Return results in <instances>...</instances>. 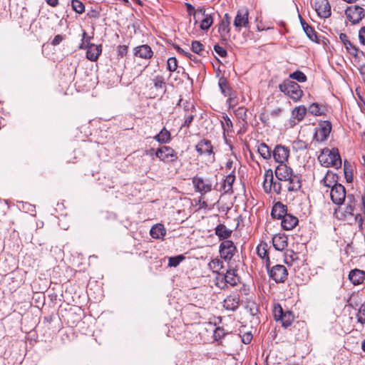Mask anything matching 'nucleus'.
I'll return each mask as SVG.
<instances>
[{"label":"nucleus","instance_id":"nucleus-22","mask_svg":"<svg viewBox=\"0 0 365 365\" xmlns=\"http://www.w3.org/2000/svg\"><path fill=\"white\" fill-rule=\"evenodd\" d=\"M281 220L282 227L285 230H292L298 225L299 222L297 217L289 213H287Z\"/></svg>","mask_w":365,"mask_h":365},{"label":"nucleus","instance_id":"nucleus-39","mask_svg":"<svg viewBox=\"0 0 365 365\" xmlns=\"http://www.w3.org/2000/svg\"><path fill=\"white\" fill-rule=\"evenodd\" d=\"M268 250L269 247L267 242H261L257 247V255L260 258L265 259L266 263L267 259H269Z\"/></svg>","mask_w":365,"mask_h":365},{"label":"nucleus","instance_id":"nucleus-3","mask_svg":"<svg viewBox=\"0 0 365 365\" xmlns=\"http://www.w3.org/2000/svg\"><path fill=\"white\" fill-rule=\"evenodd\" d=\"M279 89L295 102L299 101L303 95L299 85L290 79L284 80L279 84Z\"/></svg>","mask_w":365,"mask_h":365},{"label":"nucleus","instance_id":"nucleus-53","mask_svg":"<svg viewBox=\"0 0 365 365\" xmlns=\"http://www.w3.org/2000/svg\"><path fill=\"white\" fill-rule=\"evenodd\" d=\"M194 117H195V112L192 111L190 113H187L185 115V117H184L185 121H184L183 124L182 125V127L189 128L194 119Z\"/></svg>","mask_w":365,"mask_h":365},{"label":"nucleus","instance_id":"nucleus-37","mask_svg":"<svg viewBox=\"0 0 365 365\" xmlns=\"http://www.w3.org/2000/svg\"><path fill=\"white\" fill-rule=\"evenodd\" d=\"M257 152L264 160H269L272 158V151L264 143H260L257 147Z\"/></svg>","mask_w":365,"mask_h":365},{"label":"nucleus","instance_id":"nucleus-16","mask_svg":"<svg viewBox=\"0 0 365 365\" xmlns=\"http://www.w3.org/2000/svg\"><path fill=\"white\" fill-rule=\"evenodd\" d=\"M314 7L321 18H328L331 16V6L328 0H315Z\"/></svg>","mask_w":365,"mask_h":365},{"label":"nucleus","instance_id":"nucleus-58","mask_svg":"<svg viewBox=\"0 0 365 365\" xmlns=\"http://www.w3.org/2000/svg\"><path fill=\"white\" fill-rule=\"evenodd\" d=\"M183 108L184 110L187 113L195 111V106L192 103H190L189 102L187 101L185 103H183Z\"/></svg>","mask_w":365,"mask_h":365},{"label":"nucleus","instance_id":"nucleus-55","mask_svg":"<svg viewBox=\"0 0 365 365\" xmlns=\"http://www.w3.org/2000/svg\"><path fill=\"white\" fill-rule=\"evenodd\" d=\"M214 51L221 57H226L227 55V51L220 45H215L214 46Z\"/></svg>","mask_w":365,"mask_h":365},{"label":"nucleus","instance_id":"nucleus-1","mask_svg":"<svg viewBox=\"0 0 365 365\" xmlns=\"http://www.w3.org/2000/svg\"><path fill=\"white\" fill-rule=\"evenodd\" d=\"M274 173L279 180L288 182V191L296 192L301 188V177L293 174L292 169L287 166L286 163L279 164L275 168Z\"/></svg>","mask_w":365,"mask_h":365},{"label":"nucleus","instance_id":"nucleus-24","mask_svg":"<svg viewBox=\"0 0 365 365\" xmlns=\"http://www.w3.org/2000/svg\"><path fill=\"white\" fill-rule=\"evenodd\" d=\"M287 237L284 234H277L272 237V245L275 250H284L288 245Z\"/></svg>","mask_w":365,"mask_h":365},{"label":"nucleus","instance_id":"nucleus-5","mask_svg":"<svg viewBox=\"0 0 365 365\" xmlns=\"http://www.w3.org/2000/svg\"><path fill=\"white\" fill-rule=\"evenodd\" d=\"M266 268L269 278L273 279L275 282L283 283L287 280L288 272L284 265L276 264L271 267L270 259H267Z\"/></svg>","mask_w":365,"mask_h":365},{"label":"nucleus","instance_id":"nucleus-44","mask_svg":"<svg viewBox=\"0 0 365 365\" xmlns=\"http://www.w3.org/2000/svg\"><path fill=\"white\" fill-rule=\"evenodd\" d=\"M247 110L242 106L235 110V114L238 119H241L244 123H247Z\"/></svg>","mask_w":365,"mask_h":365},{"label":"nucleus","instance_id":"nucleus-8","mask_svg":"<svg viewBox=\"0 0 365 365\" xmlns=\"http://www.w3.org/2000/svg\"><path fill=\"white\" fill-rule=\"evenodd\" d=\"M345 14L352 24H359L365 16L364 9L358 5L347 6Z\"/></svg>","mask_w":365,"mask_h":365},{"label":"nucleus","instance_id":"nucleus-40","mask_svg":"<svg viewBox=\"0 0 365 365\" xmlns=\"http://www.w3.org/2000/svg\"><path fill=\"white\" fill-rule=\"evenodd\" d=\"M221 125L224 135H225V133L229 134L230 133L233 132V123L227 115L223 114Z\"/></svg>","mask_w":365,"mask_h":365},{"label":"nucleus","instance_id":"nucleus-25","mask_svg":"<svg viewBox=\"0 0 365 365\" xmlns=\"http://www.w3.org/2000/svg\"><path fill=\"white\" fill-rule=\"evenodd\" d=\"M287 213V206L281 202H277L272 207L271 215L274 219L281 220Z\"/></svg>","mask_w":365,"mask_h":365},{"label":"nucleus","instance_id":"nucleus-36","mask_svg":"<svg viewBox=\"0 0 365 365\" xmlns=\"http://www.w3.org/2000/svg\"><path fill=\"white\" fill-rule=\"evenodd\" d=\"M215 13L205 14L203 19L199 22V27L202 31H207L213 24Z\"/></svg>","mask_w":365,"mask_h":365},{"label":"nucleus","instance_id":"nucleus-33","mask_svg":"<svg viewBox=\"0 0 365 365\" xmlns=\"http://www.w3.org/2000/svg\"><path fill=\"white\" fill-rule=\"evenodd\" d=\"M153 138L160 144L168 143L172 139L170 132L165 127Z\"/></svg>","mask_w":365,"mask_h":365},{"label":"nucleus","instance_id":"nucleus-11","mask_svg":"<svg viewBox=\"0 0 365 365\" xmlns=\"http://www.w3.org/2000/svg\"><path fill=\"white\" fill-rule=\"evenodd\" d=\"M233 25L236 31L240 32L242 27L249 26V11L245 8L237 11L235 17Z\"/></svg>","mask_w":365,"mask_h":365},{"label":"nucleus","instance_id":"nucleus-45","mask_svg":"<svg viewBox=\"0 0 365 365\" xmlns=\"http://www.w3.org/2000/svg\"><path fill=\"white\" fill-rule=\"evenodd\" d=\"M289 78L296 80L299 83H304L307 81L306 75L300 71H297L292 73H290Z\"/></svg>","mask_w":365,"mask_h":365},{"label":"nucleus","instance_id":"nucleus-17","mask_svg":"<svg viewBox=\"0 0 365 365\" xmlns=\"http://www.w3.org/2000/svg\"><path fill=\"white\" fill-rule=\"evenodd\" d=\"M240 297L237 292L228 295L223 301V307L226 310L235 311L240 306Z\"/></svg>","mask_w":365,"mask_h":365},{"label":"nucleus","instance_id":"nucleus-29","mask_svg":"<svg viewBox=\"0 0 365 365\" xmlns=\"http://www.w3.org/2000/svg\"><path fill=\"white\" fill-rule=\"evenodd\" d=\"M273 171L272 169L265 170L263 189L266 193H270L274 183Z\"/></svg>","mask_w":365,"mask_h":365},{"label":"nucleus","instance_id":"nucleus-50","mask_svg":"<svg viewBox=\"0 0 365 365\" xmlns=\"http://www.w3.org/2000/svg\"><path fill=\"white\" fill-rule=\"evenodd\" d=\"M167 68L170 72H174L178 68V61L175 57H170L167 61Z\"/></svg>","mask_w":365,"mask_h":365},{"label":"nucleus","instance_id":"nucleus-23","mask_svg":"<svg viewBox=\"0 0 365 365\" xmlns=\"http://www.w3.org/2000/svg\"><path fill=\"white\" fill-rule=\"evenodd\" d=\"M299 20H300V23L302 26V29H303L304 31L305 32V34H307V37L311 41H312L315 43H319V39L317 36V33L314 30V29L312 26H309L301 16H299Z\"/></svg>","mask_w":365,"mask_h":365},{"label":"nucleus","instance_id":"nucleus-43","mask_svg":"<svg viewBox=\"0 0 365 365\" xmlns=\"http://www.w3.org/2000/svg\"><path fill=\"white\" fill-rule=\"evenodd\" d=\"M298 259V255L293 250H287L284 254V262L288 265H292L293 262Z\"/></svg>","mask_w":365,"mask_h":365},{"label":"nucleus","instance_id":"nucleus-26","mask_svg":"<svg viewBox=\"0 0 365 365\" xmlns=\"http://www.w3.org/2000/svg\"><path fill=\"white\" fill-rule=\"evenodd\" d=\"M235 170H233L232 172L227 175L226 178L223 180L221 187L220 189V192H222L223 193H228L232 192V185L235 180V175H234Z\"/></svg>","mask_w":365,"mask_h":365},{"label":"nucleus","instance_id":"nucleus-4","mask_svg":"<svg viewBox=\"0 0 365 365\" xmlns=\"http://www.w3.org/2000/svg\"><path fill=\"white\" fill-rule=\"evenodd\" d=\"M361 202L357 203L354 195H348L346 197V205L345 213L354 216L355 221L358 222L360 230H363L364 217L361 213L357 212L358 209L361 210Z\"/></svg>","mask_w":365,"mask_h":365},{"label":"nucleus","instance_id":"nucleus-52","mask_svg":"<svg viewBox=\"0 0 365 365\" xmlns=\"http://www.w3.org/2000/svg\"><path fill=\"white\" fill-rule=\"evenodd\" d=\"M185 6L186 7L187 12L188 15H192L194 17V24L196 25L198 24V21L196 19V11L195 7L190 3L185 2Z\"/></svg>","mask_w":365,"mask_h":365},{"label":"nucleus","instance_id":"nucleus-47","mask_svg":"<svg viewBox=\"0 0 365 365\" xmlns=\"http://www.w3.org/2000/svg\"><path fill=\"white\" fill-rule=\"evenodd\" d=\"M204 48V45L199 41H193L191 43V50L198 55H202Z\"/></svg>","mask_w":365,"mask_h":365},{"label":"nucleus","instance_id":"nucleus-54","mask_svg":"<svg viewBox=\"0 0 365 365\" xmlns=\"http://www.w3.org/2000/svg\"><path fill=\"white\" fill-rule=\"evenodd\" d=\"M117 53H118V56H120V58H123L128 53V46L119 45L117 47Z\"/></svg>","mask_w":365,"mask_h":365},{"label":"nucleus","instance_id":"nucleus-14","mask_svg":"<svg viewBox=\"0 0 365 365\" xmlns=\"http://www.w3.org/2000/svg\"><path fill=\"white\" fill-rule=\"evenodd\" d=\"M195 150L199 155H212V162L215 161V153L211 141L207 139L200 140L195 145Z\"/></svg>","mask_w":365,"mask_h":365},{"label":"nucleus","instance_id":"nucleus-56","mask_svg":"<svg viewBox=\"0 0 365 365\" xmlns=\"http://www.w3.org/2000/svg\"><path fill=\"white\" fill-rule=\"evenodd\" d=\"M252 334L250 331L246 332L241 336L242 341L245 344H249L252 341Z\"/></svg>","mask_w":365,"mask_h":365},{"label":"nucleus","instance_id":"nucleus-20","mask_svg":"<svg viewBox=\"0 0 365 365\" xmlns=\"http://www.w3.org/2000/svg\"><path fill=\"white\" fill-rule=\"evenodd\" d=\"M134 56L144 59H150L153 56V51L148 44L136 46L134 48Z\"/></svg>","mask_w":365,"mask_h":365},{"label":"nucleus","instance_id":"nucleus-34","mask_svg":"<svg viewBox=\"0 0 365 365\" xmlns=\"http://www.w3.org/2000/svg\"><path fill=\"white\" fill-rule=\"evenodd\" d=\"M150 235L155 239H163L166 235V230L162 224L153 225L150 231Z\"/></svg>","mask_w":365,"mask_h":365},{"label":"nucleus","instance_id":"nucleus-63","mask_svg":"<svg viewBox=\"0 0 365 365\" xmlns=\"http://www.w3.org/2000/svg\"><path fill=\"white\" fill-rule=\"evenodd\" d=\"M361 211L364 214V217H365V189L363 195L361 196Z\"/></svg>","mask_w":365,"mask_h":365},{"label":"nucleus","instance_id":"nucleus-57","mask_svg":"<svg viewBox=\"0 0 365 365\" xmlns=\"http://www.w3.org/2000/svg\"><path fill=\"white\" fill-rule=\"evenodd\" d=\"M359 38L363 45H365V26H362L359 31Z\"/></svg>","mask_w":365,"mask_h":365},{"label":"nucleus","instance_id":"nucleus-31","mask_svg":"<svg viewBox=\"0 0 365 365\" xmlns=\"http://www.w3.org/2000/svg\"><path fill=\"white\" fill-rule=\"evenodd\" d=\"M337 175L330 170H328L324 178L322 180V183L325 187H331V189L333 186H335V185L339 184L337 183Z\"/></svg>","mask_w":365,"mask_h":365},{"label":"nucleus","instance_id":"nucleus-62","mask_svg":"<svg viewBox=\"0 0 365 365\" xmlns=\"http://www.w3.org/2000/svg\"><path fill=\"white\" fill-rule=\"evenodd\" d=\"M195 11L196 16L200 14L202 16H204L205 14H210L209 12H207V10L205 7H200L197 9Z\"/></svg>","mask_w":365,"mask_h":365},{"label":"nucleus","instance_id":"nucleus-42","mask_svg":"<svg viewBox=\"0 0 365 365\" xmlns=\"http://www.w3.org/2000/svg\"><path fill=\"white\" fill-rule=\"evenodd\" d=\"M222 264H223V262L220 259H212L209 262L208 267H209L210 269H211L213 272L219 273V272L223 267Z\"/></svg>","mask_w":365,"mask_h":365},{"label":"nucleus","instance_id":"nucleus-13","mask_svg":"<svg viewBox=\"0 0 365 365\" xmlns=\"http://www.w3.org/2000/svg\"><path fill=\"white\" fill-rule=\"evenodd\" d=\"M346 197L345 187L341 184L335 185L330 190L331 200L335 205L343 204Z\"/></svg>","mask_w":365,"mask_h":365},{"label":"nucleus","instance_id":"nucleus-46","mask_svg":"<svg viewBox=\"0 0 365 365\" xmlns=\"http://www.w3.org/2000/svg\"><path fill=\"white\" fill-rule=\"evenodd\" d=\"M72 9L78 14H82L85 11L84 4L79 0L71 1Z\"/></svg>","mask_w":365,"mask_h":365},{"label":"nucleus","instance_id":"nucleus-38","mask_svg":"<svg viewBox=\"0 0 365 365\" xmlns=\"http://www.w3.org/2000/svg\"><path fill=\"white\" fill-rule=\"evenodd\" d=\"M308 110L312 115L319 116L325 114L326 108L317 103H313L309 106Z\"/></svg>","mask_w":365,"mask_h":365},{"label":"nucleus","instance_id":"nucleus-18","mask_svg":"<svg viewBox=\"0 0 365 365\" xmlns=\"http://www.w3.org/2000/svg\"><path fill=\"white\" fill-rule=\"evenodd\" d=\"M307 112V109L304 106H296L292 111V116L289 120L291 126L297 125L303 120Z\"/></svg>","mask_w":365,"mask_h":365},{"label":"nucleus","instance_id":"nucleus-28","mask_svg":"<svg viewBox=\"0 0 365 365\" xmlns=\"http://www.w3.org/2000/svg\"><path fill=\"white\" fill-rule=\"evenodd\" d=\"M218 33L222 41H227L230 38V23L220 21L218 24Z\"/></svg>","mask_w":365,"mask_h":365},{"label":"nucleus","instance_id":"nucleus-19","mask_svg":"<svg viewBox=\"0 0 365 365\" xmlns=\"http://www.w3.org/2000/svg\"><path fill=\"white\" fill-rule=\"evenodd\" d=\"M348 278L354 285H360L365 280V271L357 268L351 269L349 273Z\"/></svg>","mask_w":365,"mask_h":365},{"label":"nucleus","instance_id":"nucleus-41","mask_svg":"<svg viewBox=\"0 0 365 365\" xmlns=\"http://www.w3.org/2000/svg\"><path fill=\"white\" fill-rule=\"evenodd\" d=\"M153 85L155 89L157 90H164L165 91L166 83L165 81V78L163 76H156L153 79Z\"/></svg>","mask_w":365,"mask_h":365},{"label":"nucleus","instance_id":"nucleus-60","mask_svg":"<svg viewBox=\"0 0 365 365\" xmlns=\"http://www.w3.org/2000/svg\"><path fill=\"white\" fill-rule=\"evenodd\" d=\"M172 46H173V48H175L177 51L178 53H179L180 54L183 55L184 56H185L187 54H188V52H187L185 50H183L178 44L173 43Z\"/></svg>","mask_w":365,"mask_h":365},{"label":"nucleus","instance_id":"nucleus-7","mask_svg":"<svg viewBox=\"0 0 365 365\" xmlns=\"http://www.w3.org/2000/svg\"><path fill=\"white\" fill-rule=\"evenodd\" d=\"M274 318L276 321H280L284 328L289 327L294 319V316L291 311H284L280 304H277L274 307Z\"/></svg>","mask_w":365,"mask_h":365},{"label":"nucleus","instance_id":"nucleus-64","mask_svg":"<svg viewBox=\"0 0 365 365\" xmlns=\"http://www.w3.org/2000/svg\"><path fill=\"white\" fill-rule=\"evenodd\" d=\"M282 108H277V109L273 110L271 112V113H270V114H271V115H272V117H277V116L280 115V114L282 113Z\"/></svg>","mask_w":365,"mask_h":365},{"label":"nucleus","instance_id":"nucleus-2","mask_svg":"<svg viewBox=\"0 0 365 365\" xmlns=\"http://www.w3.org/2000/svg\"><path fill=\"white\" fill-rule=\"evenodd\" d=\"M318 160L320 163L326 167H333L336 169L341 168V159L337 148L324 149L322 153L319 155Z\"/></svg>","mask_w":365,"mask_h":365},{"label":"nucleus","instance_id":"nucleus-61","mask_svg":"<svg viewBox=\"0 0 365 365\" xmlns=\"http://www.w3.org/2000/svg\"><path fill=\"white\" fill-rule=\"evenodd\" d=\"M63 38L61 35H59V34L56 35L52 40L51 44L53 46H57L63 41Z\"/></svg>","mask_w":365,"mask_h":365},{"label":"nucleus","instance_id":"nucleus-10","mask_svg":"<svg viewBox=\"0 0 365 365\" xmlns=\"http://www.w3.org/2000/svg\"><path fill=\"white\" fill-rule=\"evenodd\" d=\"M219 251L222 258L230 261L234 257L237 249L232 241L227 240L221 242Z\"/></svg>","mask_w":365,"mask_h":365},{"label":"nucleus","instance_id":"nucleus-49","mask_svg":"<svg viewBox=\"0 0 365 365\" xmlns=\"http://www.w3.org/2000/svg\"><path fill=\"white\" fill-rule=\"evenodd\" d=\"M183 259H185V257L183 255H178L175 257H170L168 259V266L169 267H177Z\"/></svg>","mask_w":365,"mask_h":365},{"label":"nucleus","instance_id":"nucleus-32","mask_svg":"<svg viewBox=\"0 0 365 365\" xmlns=\"http://www.w3.org/2000/svg\"><path fill=\"white\" fill-rule=\"evenodd\" d=\"M339 39L344 43L346 51L351 55L356 56L358 53L356 47L349 41L347 35L344 33L339 34Z\"/></svg>","mask_w":365,"mask_h":365},{"label":"nucleus","instance_id":"nucleus-48","mask_svg":"<svg viewBox=\"0 0 365 365\" xmlns=\"http://www.w3.org/2000/svg\"><path fill=\"white\" fill-rule=\"evenodd\" d=\"M227 334V332L222 327H217L213 334L214 340L216 341H219L222 339Z\"/></svg>","mask_w":365,"mask_h":365},{"label":"nucleus","instance_id":"nucleus-27","mask_svg":"<svg viewBox=\"0 0 365 365\" xmlns=\"http://www.w3.org/2000/svg\"><path fill=\"white\" fill-rule=\"evenodd\" d=\"M218 85H219V87H220V88L221 90L222 93L225 96H228L229 97L228 99H227V103H229L230 107L233 98L232 97L231 88H230V87L228 85L227 79L225 78H220L219 79Z\"/></svg>","mask_w":365,"mask_h":365},{"label":"nucleus","instance_id":"nucleus-15","mask_svg":"<svg viewBox=\"0 0 365 365\" xmlns=\"http://www.w3.org/2000/svg\"><path fill=\"white\" fill-rule=\"evenodd\" d=\"M272 156L279 164L286 163L289 156V149L284 145H277L272 150Z\"/></svg>","mask_w":365,"mask_h":365},{"label":"nucleus","instance_id":"nucleus-9","mask_svg":"<svg viewBox=\"0 0 365 365\" xmlns=\"http://www.w3.org/2000/svg\"><path fill=\"white\" fill-rule=\"evenodd\" d=\"M331 130V123L330 121L324 120L319 123L315 128L314 140L317 142H324L329 137Z\"/></svg>","mask_w":365,"mask_h":365},{"label":"nucleus","instance_id":"nucleus-30","mask_svg":"<svg viewBox=\"0 0 365 365\" xmlns=\"http://www.w3.org/2000/svg\"><path fill=\"white\" fill-rule=\"evenodd\" d=\"M222 279L226 284H229L231 286H235L240 282V277L236 274L235 270L229 269L225 274H222Z\"/></svg>","mask_w":365,"mask_h":365},{"label":"nucleus","instance_id":"nucleus-35","mask_svg":"<svg viewBox=\"0 0 365 365\" xmlns=\"http://www.w3.org/2000/svg\"><path fill=\"white\" fill-rule=\"evenodd\" d=\"M215 235L220 240H225L230 237L232 231L228 229L225 225H218L215 230Z\"/></svg>","mask_w":365,"mask_h":365},{"label":"nucleus","instance_id":"nucleus-21","mask_svg":"<svg viewBox=\"0 0 365 365\" xmlns=\"http://www.w3.org/2000/svg\"><path fill=\"white\" fill-rule=\"evenodd\" d=\"M102 53V45L88 43V50L86 51V58L91 61H96L99 56Z\"/></svg>","mask_w":365,"mask_h":365},{"label":"nucleus","instance_id":"nucleus-6","mask_svg":"<svg viewBox=\"0 0 365 365\" xmlns=\"http://www.w3.org/2000/svg\"><path fill=\"white\" fill-rule=\"evenodd\" d=\"M155 156L165 163H173L178 159V153L171 147L163 145L155 151Z\"/></svg>","mask_w":365,"mask_h":365},{"label":"nucleus","instance_id":"nucleus-51","mask_svg":"<svg viewBox=\"0 0 365 365\" xmlns=\"http://www.w3.org/2000/svg\"><path fill=\"white\" fill-rule=\"evenodd\" d=\"M356 318L358 322L362 324H365V304H361L359 308Z\"/></svg>","mask_w":365,"mask_h":365},{"label":"nucleus","instance_id":"nucleus-12","mask_svg":"<svg viewBox=\"0 0 365 365\" xmlns=\"http://www.w3.org/2000/svg\"><path fill=\"white\" fill-rule=\"evenodd\" d=\"M192 183L195 190L201 195L206 194L212 190V185L210 180H205L202 178L197 175L192 178Z\"/></svg>","mask_w":365,"mask_h":365},{"label":"nucleus","instance_id":"nucleus-59","mask_svg":"<svg viewBox=\"0 0 365 365\" xmlns=\"http://www.w3.org/2000/svg\"><path fill=\"white\" fill-rule=\"evenodd\" d=\"M272 190H273L275 193L279 194L282 190V184L279 182L274 181Z\"/></svg>","mask_w":365,"mask_h":365}]
</instances>
